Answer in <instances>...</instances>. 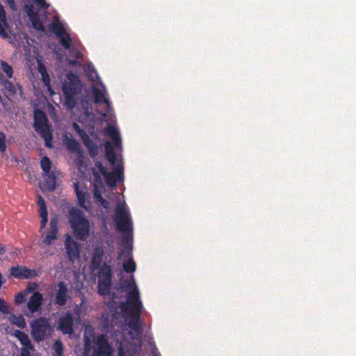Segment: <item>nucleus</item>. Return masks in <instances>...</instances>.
Here are the masks:
<instances>
[{"label":"nucleus","mask_w":356,"mask_h":356,"mask_svg":"<svg viewBox=\"0 0 356 356\" xmlns=\"http://www.w3.org/2000/svg\"><path fill=\"white\" fill-rule=\"evenodd\" d=\"M8 320L15 325L19 328H24L26 326L25 321L22 315H15L10 312V314H8Z\"/></svg>","instance_id":"24"},{"label":"nucleus","mask_w":356,"mask_h":356,"mask_svg":"<svg viewBox=\"0 0 356 356\" xmlns=\"http://www.w3.org/2000/svg\"><path fill=\"white\" fill-rule=\"evenodd\" d=\"M112 140H113L114 143L115 144V145L117 147L121 145V138H120V135L118 136V138H114Z\"/></svg>","instance_id":"46"},{"label":"nucleus","mask_w":356,"mask_h":356,"mask_svg":"<svg viewBox=\"0 0 356 356\" xmlns=\"http://www.w3.org/2000/svg\"><path fill=\"white\" fill-rule=\"evenodd\" d=\"M7 1V3L11 7H14L15 6V1L14 0H6Z\"/></svg>","instance_id":"48"},{"label":"nucleus","mask_w":356,"mask_h":356,"mask_svg":"<svg viewBox=\"0 0 356 356\" xmlns=\"http://www.w3.org/2000/svg\"><path fill=\"white\" fill-rule=\"evenodd\" d=\"M94 102L96 104L105 103L108 107H110V102L106 98L104 92L99 88L93 87Z\"/></svg>","instance_id":"23"},{"label":"nucleus","mask_w":356,"mask_h":356,"mask_svg":"<svg viewBox=\"0 0 356 356\" xmlns=\"http://www.w3.org/2000/svg\"><path fill=\"white\" fill-rule=\"evenodd\" d=\"M67 218L74 237L80 241H86L90 236V223L84 213L76 207L68 211Z\"/></svg>","instance_id":"4"},{"label":"nucleus","mask_w":356,"mask_h":356,"mask_svg":"<svg viewBox=\"0 0 356 356\" xmlns=\"http://www.w3.org/2000/svg\"><path fill=\"white\" fill-rule=\"evenodd\" d=\"M11 275L17 278L29 279L37 275L34 270L27 268L24 266H14L10 268Z\"/></svg>","instance_id":"13"},{"label":"nucleus","mask_w":356,"mask_h":356,"mask_svg":"<svg viewBox=\"0 0 356 356\" xmlns=\"http://www.w3.org/2000/svg\"><path fill=\"white\" fill-rule=\"evenodd\" d=\"M70 245L67 241H66L65 242V245Z\"/></svg>","instance_id":"51"},{"label":"nucleus","mask_w":356,"mask_h":356,"mask_svg":"<svg viewBox=\"0 0 356 356\" xmlns=\"http://www.w3.org/2000/svg\"><path fill=\"white\" fill-rule=\"evenodd\" d=\"M24 11L26 12L29 20L32 24V26L40 31H44V26L40 19L38 11H37L32 4L25 5Z\"/></svg>","instance_id":"11"},{"label":"nucleus","mask_w":356,"mask_h":356,"mask_svg":"<svg viewBox=\"0 0 356 356\" xmlns=\"http://www.w3.org/2000/svg\"><path fill=\"white\" fill-rule=\"evenodd\" d=\"M38 71L40 73V74H42V73L44 74H45V72H47L45 66L42 64L39 65Z\"/></svg>","instance_id":"47"},{"label":"nucleus","mask_w":356,"mask_h":356,"mask_svg":"<svg viewBox=\"0 0 356 356\" xmlns=\"http://www.w3.org/2000/svg\"><path fill=\"white\" fill-rule=\"evenodd\" d=\"M12 307L3 299L0 298V312L3 314H10Z\"/></svg>","instance_id":"35"},{"label":"nucleus","mask_w":356,"mask_h":356,"mask_svg":"<svg viewBox=\"0 0 356 356\" xmlns=\"http://www.w3.org/2000/svg\"><path fill=\"white\" fill-rule=\"evenodd\" d=\"M41 76H42V81L44 83V86L47 88L49 93L51 95H54L55 92L51 88V86H50L51 79H50L49 74L47 72H45V74H44L42 73Z\"/></svg>","instance_id":"36"},{"label":"nucleus","mask_w":356,"mask_h":356,"mask_svg":"<svg viewBox=\"0 0 356 356\" xmlns=\"http://www.w3.org/2000/svg\"><path fill=\"white\" fill-rule=\"evenodd\" d=\"M33 1L41 9H47L49 6L44 0H33Z\"/></svg>","instance_id":"41"},{"label":"nucleus","mask_w":356,"mask_h":356,"mask_svg":"<svg viewBox=\"0 0 356 356\" xmlns=\"http://www.w3.org/2000/svg\"><path fill=\"white\" fill-rule=\"evenodd\" d=\"M67 288L63 283H60L58 285V291L56 295V302L60 305H63L66 302V298H67Z\"/></svg>","instance_id":"25"},{"label":"nucleus","mask_w":356,"mask_h":356,"mask_svg":"<svg viewBox=\"0 0 356 356\" xmlns=\"http://www.w3.org/2000/svg\"><path fill=\"white\" fill-rule=\"evenodd\" d=\"M84 348L81 356H111L112 350L103 335L95 336L91 326H86Z\"/></svg>","instance_id":"2"},{"label":"nucleus","mask_w":356,"mask_h":356,"mask_svg":"<svg viewBox=\"0 0 356 356\" xmlns=\"http://www.w3.org/2000/svg\"><path fill=\"white\" fill-rule=\"evenodd\" d=\"M93 174H94L95 177H98V178L99 177V175L97 174V172H93Z\"/></svg>","instance_id":"50"},{"label":"nucleus","mask_w":356,"mask_h":356,"mask_svg":"<svg viewBox=\"0 0 356 356\" xmlns=\"http://www.w3.org/2000/svg\"><path fill=\"white\" fill-rule=\"evenodd\" d=\"M5 252L3 246H0V255Z\"/></svg>","instance_id":"49"},{"label":"nucleus","mask_w":356,"mask_h":356,"mask_svg":"<svg viewBox=\"0 0 356 356\" xmlns=\"http://www.w3.org/2000/svg\"><path fill=\"white\" fill-rule=\"evenodd\" d=\"M110 175L112 177V179H114L116 181L115 178L121 179L123 177V172L121 169L117 168L114 170L113 174V175L110 174Z\"/></svg>","instance_id":"40"},{"label":"nucleus","mask_w":356,"mask_h":356,"mask_svg":"<svg viewBox=\"0 0 356 356\" xmlns=\"http://www.w3.org/2000/svg\"><path fill=\"white\" fill-rule=\"evenodd\" d=\"M6 149V136L4 133L0 131V152L3 153Z\"/></svg>","instance_id":"39"},{"label":"nucleus","mask_w":356,"mask_h":356,"mask_svg":"<svg viewBox=\"0 0 356 356\" xmlns=\"http://www.w3.org/2000/svg\"><path fill=\"white\" fill-rule=\"evenodd\" d=\"M113 220L115 223L117 230L122 234V245H133V222L130 213L124 204H117Z\"/></svg>","instance_id":"3"},{"label":"nucleus","mask_w":356,"mask_h":356,"mask_svg":"<svg viewBox=\"0 0 356 356\" xmlns=\"http://www.w3.org/2000/svg\"><path fill=\"white\" fill-rule=\"evenodd\" d=\"M76 158L74 160V162L76 165L77 167L79 168H81L83 165V150L81 151V153L77 152L76 153Z\"/></svg>","instance_id":"38"},{"label":"nucleus","mask_w":356,"mask_h":356,"mask_svg":"<svg viewBox=\"0 0 356 356\" xmlns=\"http://www.w3.org/2000/svg\"><path fill=\"white\" fill-rule=\"evenodd\" d=\"M42 176L47 190L50 192L54 191L58 186L56 172L52 171L49 173H45L43 174Z\"/></svg>","instance_id":"16"},{"label":"nucleus","mask_w":356,"mask_h":356,"mask_svg":"<svg viewBox=\"0 0 356 356\" xmlns=\"http://www.w3.org/2000/svg\"><path fill=\"white\" fill-rule=\"evenodd\" d=\"M30 325L31 327V334L37 341H40L45 339L52 330L49 322L42 318L33 321Z\"/></svg>","instance_id":"6"},{"label":"nucleus","mask_w":356,"mask_h":356,"mask_svg":"<svg viewBox=\"0 0 356 356\" xmlns=\"http://www.w3.org/2000/svg\"><path fill=\"white\" fill-rule=\"evenodd\" d=\"M106 157L111 165H114L116 161V154L113 147L109 143L106 145Z\"/></svg>","instance_id":"28"},{"label":"nucleus","mask_w":356,"mask_h":356,"mask_svg":"<svg viewBox=\"0 0 356 356\" xmlns=\"http://www.w3.org/2000/svg\"><path fill=\"white\" fill-rule=\"evenodd\" d=\"M42 296L39 293H35L28 302V307L32 312L36 311L40 306Z\"/></svg>","instance_id":"22"},{"label":"nucleus","mask_w":356,"mask_h":356,"mask_svg":"<svg viewBox=\"0 0 356 356\" xmlns=\"http://www.w3.org/2000/svg\"><path fill=\"white\" fill-rule=\"evenodd\" d=\"M67 78L68 79V82H66L63 85V92L79 95L81 92L83 88V85L79 76L72 72H70L67 74Z\"/></svg>","instance_id":"8"},{"label":"nucleus","mask_w":356,"mask_h":356,"mask_svg":"<svg viewBox=\"0 0 356 356\" xmlns=\"http://www.w3.org/2000/svg\"><path fill=\"white\" fill-rule=\"evenodd\" d=\"M79 246H67V254L69 259L74 261L79 257Z\"/></svg>","instance_id":"32"},{"label":"nucleus","mask_w":356,"mask_h":356,"mask_svg":"<svg viewBox=\"0 0 356 356\" xmlns=\"http://www.w3.org/2000/svg\"><path fill=\"white\" fill-rule=\"evenodd\" d=\"M74 188L79 202V204L80 205L81 207L86 209L87 207L86 205V202L87 192L84 191V190H81L79 188V181H76L75 183H74Z\"/></svg>","instance_id":"18"},{"label":"nucleus","mask_w":356,"mask_h":356,"mask_svg":"<svg viewBox=\"0 0 356 356\" xmlns=\"http://www.w3.org/2000/svg\"><path fill=\"white\" fill-rule=\"evenodd\" d=\"M40 167L43 171V174L51 172V161L49 157L44 156L42 158L40 161Z\"/></svg>","instance_id":"30"},{"label":"nucleus","mask_w":356,"mask_h":356,"mask_svg":"<svg viewBox=\"0 0 356 356\" xmlns=\"http://www.w3.org/2000/svg\"><path fill=\"white\" fill-rule=\"evenodd\" d=\"M92 265L94 267H97L99 265V256L98 254H95L93 256L92 259Z\"/></svg>","instance_id":"45"},{"label":"nucleus","mask_w":356,"mask_h":356,"mask_svg":"<svg viewBox=\"0 0 356 356\" xmlns=\"http://www.w3.org/2000/svg\"><path fill=\"white\" fill-rule=\"evenodd\" d=\"M38 205L39 206V213L41 218L40 228H45L48 222V211L44 198L40 195H38Z\"/></svg>","instance_id":"14"},{"label":"nucleus","mask_w":356,"mask_h":356,"mask_svg":"<svg viewBox=\"0 0 356 356\" xmlns=\"http://www.w3.org/2000/svg\"><path fill=\"white\" fill-rule=\"evenodd\" d=\"M64 144L66 146L67 150L72 153L76 154L79 152L81 153V151L82 150L79 143L72 137L66 136L64 138Z\"/></svg>","instance_id":"19"},{"label":"nucleus","mask_w":356,"mask_h":356,"mask_svg":"<svg viewBox=\"0 0 356 356\" xmlns=\"http://www.w3.org/2000/svg\"><path fill=\"white\" fill-rule=\"evenodd\" d=\"M33 350V346H31V348L24 346V348L22 350L21 355L22 356H29L31 354V350Z\"/></svg>","instance_id":"44"},{"label":"nucleus","mask_w":356,"mask_h":356,"mask_svg":"<svg viewBox=\"0 0 356 356\" xmlns=\"http://www.w3.org/2000/svg\"><path fill=\"white\" fill-rule=\"evenodd\" d=\"M58 233V219L56 216L50 220L49 228L47 232L43 242L46 245H50L57 238Z\"/></svg>","instance_id":"12"},{"label":"nucleus","mask_w":356,"mask_h":356,"mask_svg":"<svg viewBox=\"0 0 356 356\" xmlns=\"http://www.w3.org/2000/svg\"><path fill=\"white\" fill-rule=\"evenodd\" d=\"M119 259L122 261L124 271L127 273H134L136 270V265L133 260L132 250L130 246H125L121 252Z\"/></svg>","instance_id":"10"},{"label":"nucleus","mask_w":356,"mask_h":356,"mask_svg":"<svg viewBox=\"0 0 356 356\" xmlns=\"http://www.w3.org/2000/svg\"><path fill=\"white\" fill-rule=\"evenodd\" d=\"M13 335L21 342L22 345L31 348V341L26 334L19 330H15Z\"/></svg>","instance_id":"27"},{"label":"nucleus","mask_w":356,"mask_h":356,"mask_svg":"<svg viewBox=\"0 0 356 356\" xmlns=\"http://www.w3.org/2000/svg\"><path fill=\"white\" fill-rule=\"evenodd\" d=\"M0 69L6 74L7 77L10 79L13 75V70L11 65H10L6 61H1Z\"/></svg>","instance_id":"31"},{"label":"nucleus","mask_w":356,"mask_h":356,"mask_svg":"<svg viewBox=\"0 0 356 356\" xmlns=\"http://www.w3.org/2000/svg\"><path fill=\"white\" fill-rule=\"evenodd\" d=\"M49 30L53 32L57 37H60L65 33L64 26L60 20L55 19L49 26Z\"/></svg>","instance_id":"21"},{"label":"nucleus","mask_w":356,"mask_h":356,"mask_svg":"<svg viewBox=\"0 0 356 356\" xmlns=\"http://www.w3.org/2000/svg\"><path fill=\"white\" fill-rule=\"evenodd\" d=\"M109 313L102 316L106 327L118 326L123 331L124 340L120 342L118 356H134L139 349V314L142 309L139 291L131 275L128 280L121 282L111 302L108 303Z\"/></svg>","instance_id":"1"},{"label":"nucleus","mask_w":356,"mask_h":356,"mask_svg":"<svg viewBox=\"0 0 356 356\" xmlns=\"http://www.w3.org/2000/svg\"><path fill=\"white\" fill-rule=\"evenodd\" d=\"M2 85L3 92L7 97H15L18 90L22 92V88L19 85H15L8 80H2Z\"/></svg>","instance_id":"15"},{"label":"nucleus","mask_w":356,"mask_h":356,"mask_svg":"<svg viewBox=\"0 0 356 356\" xmlns=\"http://www.w3.org/2000/svg\"><path fill=\"white\" fill-rule=\"evenodd\" d=\"M25 296L26 295L24 293H19L17 294L15 298V301L16 304H21L25 301Z\"/></svg>","instance_id":"42"},{"label":"nucleus","mask_w":356,"mask_h":356,"mask_svg":"<svg viewBox=\"0 0 356 356\" xmlns=\"http://www.w3.org/2000/svg\"><path fill=\"white\" fill-rule=\"evenodd\" d=\"M60 38V44L66 49H70L71 38L68 33L66 32L62 35Z\"/></svg>","instance_id":"33"},{"label":"nucleus","mask_w":356,"mask_h":356,"mask_svg":"<svg viewBox=\"0 0 356 356\" xmlns=\"http://www.w3.org/2000/svg\"><path fill=\"white\" fill-rule=\"evenodd\" d=\"M47 122L45 113L41 110H36L34 114L35 130L44 139L46 147H51L53 134Z\"/></svg>","instance_id":"5"},{"label":"nucleus","mask_w":356,"mask_h":356,"mask_svg":"<svg viewBox=\"0 0 356 356\" xmlns=\"http://www.w3.org/2000/svg\"><path fill=\"white\" fill-rule=\"evenodd\" d=\"M54 356H62L63 345L59 341H56L54 345Z\"/></svg>","instance_id":"37"},{"label":"nucleus","mask_w":356,"mask_h":356,"mask_svg":"<svg viewBox=\"0 0 356 356\" xmlns=\"http://www.w3.org/2000/svg\"><path fill=\"white\" fill-rule=\"evenodd\" d=\"M111 268L109 266L104 264L101 266L99 273L98 284L99 293L101 295H106L109 291L111 281Z\"/></svg>","instance_id":"7"},{"label":"nucleus","mask_w":356,"mask_h":356,"mask_svg":"<svg viewBox=\"0 0 356 356\" xmlns=\"http://www.w3.org/2000/svg\"><path fill=\"white\" fill-rule=\"evenodd\" d=\"M65 97V106L67 110L71 111L74 108L77 104L78 95L63 92Z\"/></svg>","instance_id":"20"},{"label":"nucleus","mask_w":356,"mask_h":356,"mask_svg":"<svg viewBox=\"0 0 356 356\" xmlns=\"http://www.w3.org/2000/svg\"><path fill=\"white\" fill-rule=\"evenodd\" d=\"M73 245H79L77 243H74Z\"/></svg>","instance_id":"52"},{"label":"nucleus","mask_w":356,"mask_h":356,"mask_svg":"<svg viewBox=\"0 0 356 356\" xmlns=\"http://www.w3.org/2000/svg\"><path fill=\"white\" fill-rule=\"evenodd\" d=\"M105 134L108 136H109L111 139L114 138H118V136L120 135L118 131L117 130V129L111 125V124H108L106 129H105Z\"/></svg>","instance_id":"34"},{"label":"nucleus","mask_w":356,"mask_h":356,"mask_svg":"<svg viewBox=\"0 0 356 356\" xmlns=\"http://www.w3.org/2000/svg\"><path fill=\"white\" fill-rule=\"evenodd\" d=\"M157 356H160V355L157 353Z\"/></svg>","instance_id":"53"},{"label":"nucleus","mask_w":356,"mask_h":356,"mask_svg":"<svg viewBox=\"0 0 356 356\" xmlns=\"http://www.w3.org/2000/svg\"><path fill=\"white\" fill-rule=\"evenodd\" d=\"M0 21L6 24V12L3 6L0 4Z\"/></svg>","instance_id":"43"},{"label":"nucleus","mask_w":356,"mask_h":356,"mask_svg":"<svg viewBox=\"0 0 356 356\" xmlns=\"http://www.w3.org/2000/svg\"><path fill=\"white\" fill-rule=\"evenodd\" d=\"M94 197L104 209H108L109 207L108 201H106L102 197L101 191L97 188V186H95L94 188Z\"/></svg>","instance_id":"29"},{"label":"nucleus","mask_w":356,"mask_h":356,"mask_svg":"<svg viewBox=\"0 0 356 356\" xmlns=\"http://www.w3.org/2000/svg\"><path fill=\"white\" fill-rule=\"evenodd\" d=\"M95 166L98 168L100 173L105 177L108 184L111 186L115 184V181L112 179V177L110 175V174L108 173L106 168H105L100 161H97L95 163Z\"/></svg>","instance_id":"26"},{"label":"nucleus","mask_w":356,"mask_h":356,"mask_svg":"<svg viewBox=\"0 0 356 356\" xmlns=\"http://www.w3.org/2000/svg\"><path fill=\"white\" fill-rule=\"evenodd\" d=\"M72 127L76 131V132L80 136L85 146L88 148L90 156H95L97 154V147L93 142V140L90 138L87 133L85 132V131L80 127V126L77 123L74 122L72 124Z\"/></svg>","instance_id":"9"},{"label":"nucleus","mask_w":356,"mask_h":356,"mask_svg":"<svg viewBox=\"0 0 356 356\" xmlns=\"http://www.w3.org/2000/svg\"><path fill=\"white\" fill-rule=\"evenodd\" d=\"M58 328L64 334L72 332V317L70 314H67L60 318Z\"/></svg>","instance_id":"17"}]
</instances>
